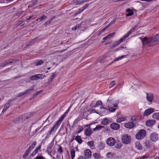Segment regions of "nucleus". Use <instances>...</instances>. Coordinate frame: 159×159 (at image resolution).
Returning a JSON list of instances; mask_svg holds the SVG:
<instances>
[{
    "label": "nucleus",
    "instance_id": "nucleus-1",
    "mask_svg": "<svg viewBox=\"0 0 159 159\" xmlns=\"http://www.w3.org/2000/svg\"><path fill=\"white\" fill-rule=\"evenodd\" d=\"M142 44L143 45H147L148 46H151L154 42L159 41V33L155 35L153 38H149L145 37L143 38H140Z\"/></svg>",
    "mask_w": 159,
    "mask_h": 159
},
{
    "label": "nucleus",
    "instance_id": "nucleus-10",
    "mask_svg": "<svg viewBox=\"0 0 159 159\" xmlns=\"http://www.w3.org/2000/svg\"><path fill=\"white\" fill-rule=\"evenodd\" d=\"M111 128L113 130H116L119 129L120 128L119 124L116 123H113L110 125Z\"/></svg>",
    "mask_w": 159,
    "mask_h": 159
},
{
    "label": "nucleus",
    "instance_id": "nucleus-41",
    "mask_svg": "<svg viewBox=\"0 0 159 159\" xmlns=\"http://www.w3.org/2000/svg\"><path fill=\"white\" fill-rule=\"evenodd\" d=\"M93 156L95 158H98L100 157V155L98 153H95L93 154Z\"/></svg>",
    "mask_w": 159,
    "mask_h": 159
},
{
    "label": "nucleus",
    "instance_id": "nucleus-6",
    "mask_svg": "<svg viewBox=\"0 0 159 159\" xmlns=\"http://www.w3.org/2000/svg\"><path fill=\"white\" fill-rule=\"evenodd\" d=\"M106 143L108 145L112 146L115 144L116 140L114 138L110 137L107 139Z\"/></svg>",
    "mask_w": 159,
    "mask_h": 159
},
{
    "label": "nucleus",
    "instance_id": "nucleus-56",
    "mask_svg": "<svg viewBox=\"0 0 159 159\" xmlns=\"http://www.w3.org/2000/svg\"><path fill=\"white\" fill-rule=\"evenodd\" d=\"M55 18V16H53L50 18L49 20L51 22Z\"/></svg>",
    "mask_w": 159,
    "mask_h": 159
},
{
    "label": "nucleus",
    "instance_id": "nucleus-9",
    "mask_svg": "<svg viewBox=\"0 0 159 159\" xmlns=\"http://www.w3.org/2000/svg\"><path fill=\"white\" fill-rule=\"evenodd\" d=\"M84 156L87 158H90L91 157V152L89 149H86L84 151Z\"/></svg>",
    "mask_w": 159,
    "mask_h": 159
},
{
    "label": "nucleus",
    "instance_id": "nucleus-20",
    "mask_svg": "<svg viewBox=\"0 0 159 159\" xmlns=\"http://www.w3.org/2000/svg\"><path fill=\"white\" fill-rule=\"evenodd\" d=\"M75 139L79 144H81L83 142L82 140L81 139V137L80 136L77 135L76 136Z\"/></svg>",
    "mask_w": 159,
    "mask_h": 159
},
{
    "label": "nucleus",
    "instance_id": "nucleus-40",
    "mask_svg": "<svg viewBox=\"0 0 159 159\" xmlns=\"http://www.w3.org/2000/svg\"><path fill=\"white\" fill-rule=\"evenodd\" d=\"M37 142L36 141H34L32 143V144L31 146H30V147H31L32 149L34 148Z\"/></svg>",
    "mask_w": 159,
    "mask_h": 159
},
{
    "label": "nucleus",
    "instance_id": "nucleus-62",
    "mask_svg": "<svg viewBox=\"0 0 159 159\" xmlns=\"http://www.w3.org/2000/svg\"><path fill=\"white\" fill-rule=\"evenodd\" d=\"M41 145H39L37 147V148H36L37 149L39 150V149H40L41 148Z\"/></svg>",
    "mask_w": 159,
    "mask_h": 159
},
{
    "label": "nucleus",
    "instance_id": "nucleus-4",
    "mask_svg": "<svg viewBox=\"0 0 159 159\" xmlns=\"http://www.w3.org/2000/svg\"><path fill=\"white\" fill-rule=\"evenodd\" d=\"M131 140L130 136L128 134L124 135L122 137L121 141L122 143L125 144L129 143Z\"/></svg>",
    "mask_w": 159,
    "mask_h": 159
},
{
    "label": "nucleus",
    "instance_id": "nucleus-23",
    "mask_svg": "<svg viewBox=\"0 0 159 159\" xmlns=\"http://www.w3.org/2000/svg\"><path fill=\"white\" fill-rule=\"evenodd\" d=\"M152 117L155 119L159 120V113H155L152 115Z\"/></svg>",
    "mask_w": 159,
    "mask_h": 159
},
{
    "label": "nucleus",
    "instance_id": "nucleus-60",
    "mask_svg": "<svg viewBox=\"0 0 159 159\" xmlns=\"http://www.w3.org/2000/svg\"><path fill=\"white\" fill-rule=\"evenodd\" d=\"M116 47V45L115 44H114L113 45H112V46H111V48H114Z\"/></svg>",
    "mask_w": 159,
    "mask_h": 159
},
{
    "label": "nucleus",
    "instance_id": "nucleus-54",
    "mask_svg": "<svg viewBox=\"0 0 159 159\" xmlns=\"http://www.w3.org/2000/svg\"><path fill=\"white\" fill-rule=\"evenodd\" d=\"M131 120H132V122L134 123V122H135V121H136V119H135V118L134 117H132L131 118Z\"/></svg>",
    "mask_w": 159,
    "mask_h": 159
},
{
    "label": "nucleus",
    "instance_id": "nucleus-50",
    "mask_svg": "<svg viewBox=\"0 0 159 159\" xmlns=\"http://www.w3.org/2000/svg\"><path fill=\"white\" fill-rule=\"evenodd\" d=\"M83 130V128L82 127H80L79 129V130L77 133V134H79L80 133L81 131H82Z\"/></svg>",
    "mask_w": 159,
    "mask_h": 159
},
{
    "label": "nucleus",
    "instance_id": "nucleus-13",
    "mask_svg": "<svg viewBox=\"0 0 159 159\" xmlns=\"http://www.w3.org/2000/svg\"><path fill=\"white\" fill-rule=\"evenodd\" d=\"M12 100V99L8 100L7 102L4 105V107L2 111V112H5L10 106V103Z\"/></svg>",
    "mask_w": 159,
    "mask_h": 159
},
{
    "label": "nucleus",
    "instance_id": "nucleus-48",
    "mask_svg": "<svg viewBox=\"0 0 159 159\" xmlns=\"http://www.w3.org/2000/svg\"><path fill=\"white\" fill-rule=\"evenodd\" d=\"M51 23V22L48 20L47 21H46L44 23V25L45 26H47L48 25L50 24Z\"/></svg>",
    "mask_w": 159,
    "mask_h": 159
},
{
    "label": "nucleus",
    "instance_id": "nucleus-34",
    "mask_svg": "<svg viewBox=\"0 0 159 159\" xmlns=\"http://www.w3.org/2000/svg\"><path fill=\"white\" fill-rule=\"evenodd\" d=\"M124 39L122 37L121 38L119 41H118L115 43V44L116 45V46L119 45L120 43L122 42L124 40Z\"/></svg>",
    "mask_w": 159,
    "mask_h": 159
},
{
    "label": "nucleus",
    "instance_id": "nucleus-45",
    "mask_svg": "<svg viewBox=\"0 0 159 159\" xmlns=\"http://www.w3.org/2000/svg\"><path fill=\"white\" fill-rule=\"evenodd\" d=\"M45 158V157H43L42 156H38L36 157L34 159H44Z\"/></svg>",
    "mask_w": 159,
    "mask_h": 159
},
{
    "label": "nucleus",
    "instance_id": "nucleus-22",
    "mask_svg": "<svg viewBox=\"0 0 159 159\" xmlns=\"http://www.w3.org/2000/svg\"><path fill=\"white\" fill-rule=\"evenodd\" d=\"M71 159H74L75 156V151L74 149H71L70 151Z\"/></svg>",
    "mask_w": 159,
    "mask_h": 159
},
{
    "label": "nucleus",
    "instance_id": "nucleus-17",
    "mask_svg": "<svg viewBox=\"0 0 159 159\" xmlns=\"http://www.w3.org/2000/svg\"><path fill=\"white\" fill-rule=\"evenodd\" d=\"M101 106L100 109H105L106 108H104L103 106H102V103L101 101H98L97 102L95 106H94V107H99Z\"/></svg>",
    "mask_w": 159,
    "mask_h": 159
},
{
    "label": "nucleus",
    "instance_id": "nucleus-44",
    "mask_svg": "<svg viewBox=\"0 0 159 159\" xmlns=\"http://www.w3.org/2000/svg\"><path fill=\"white\" fill-rule=\"evenodd\" d=\"M58 152L60 153H62L63 152V150L62 148L60 146H59V148L58 149Z\"/></svg>",
    "mask_w": 159,
    "mask_h": 159
},
{
    "label": "nucleus",
    "instance_id": "nucleus-28",
    "mask_svg": "<svg viewBox=\"0 0 159 159\" xmlns=\"http://www.w3.org/2000/svg\"><path fill=\"white\" fill-rule=\"evenodd\" d=\"M105 147L104 143H100L98 145V148L100 149H102Z\"/></svg>",
    "mask_w": 159,
    "mask_h": 159
},
{
    "label": "nucleus",
    "instance_id": "nucleus-30",
    "mask_svg": "<svg viewBox=\"0 0 159 159\" xmlns=\"http://www.w3.org/2000/svg\"><path fill=\"white\" fill-rule=\"evenodd\" d=\"M126 56V55L123 56H122L121 57H119V58H115L114 60L110 64H111L112 63H113V62L119 60L121 59L122 58H123V57H125Z\"/></svg>",
    "mask_w": 159,
    "mask_h": 159
},
{
    "label": "nucleus",
    "instance_id": "nucleus-12",
    "mask_svg": "<svg viewBox=\"0 0 159 159\" xmlns=\"http://www.w3.org/2000/svg\"><path fill=\"white\" fill-rule=\"evenodd\" d=\"M154 110L152 108L148 109L145 111L143 115L144 116H147L152 113L154 111Z\"/></svg>",
    "mask_w": 159,
    "mask_h": 159
},
{
    "label": "nucleus",
    "instance_id": "nucleus-11",
    "mask_svg": "<svg viewBox=\"0 0 159 159\" xmlns=\"http://www.w3.org/2000/svg\"><path fill=\"white\" fill-rule=\"evenodd\" d=\"M146 99L148 101L151 102L153 99V94L151 93H147Z\"/></svg>",
    "mask_w": 159,
    "mask_h": 159
},
{
    "label": "nucleus",
    "instance_id": "nucleus-39",
    "mask_svg": "<svg viewBox=\"0 0 159 159\" xmlns=\"http://www.w3.org/2000/svg\"><path fill=\"white\" fill-rule=\"evenodd\" d=\"M122 147V144L121 143H116L115 145V147L117 148H120Z\"/></svg>",
    "mask_w": 159,
    "mask_h": 159
},
{
    "label": "nucleus",
    "instance_id": "nucleus-51",
    "mask_svg": "<svg viewBox=\"0 0 159 159\" xmlns=\"http://www.w3.org/2000/svg\"><path fill=\"white\" fill-rule=\"evenodd\" d=\"M38 149H37V148L35 149L34 151L33 152V153H32V155H35L37 153V152H38Z\"/></svg>",
    "mask_w": 159,
    "mask_h": 159
},
{
    "label": "nucleus",
    "instance_id": "nucleus-38",
    "mask_svg": "<svg viewBox=\"0 0 159 159\" xmlns=\"http://www.w3.org/2000/svg\"><path fill=\"white\" fill-rule=\"evenodd\" d=\"M145 146L147 148H148L150 147L151 146V144L150 143V142L149 141H146L145 143Z\"/></svg>",
    "mask_w": 159,
    "mask_h": 159
},
{
    "label": "nucleus",
    "instance_id": "nucleus-59",
    "mask_svg": "<svg viewBox=\"0 0 159 159\" xmlns=\"http://www.w3.org/2000/svg\"><path fill=\"white\" fill-rule=\"evenodd\" d=\"M123 48V46H120V47H119L118 48L116 49V51H117L118 50H119L120 49H121V48Z\"/></svg>",
    "mask_w": 159,
    "mask_h": 159
},
{
    "label": "nucleus",
    "instance_id": "nucleus-49",
    "mask_svg": "<svg viewBox=\"0 0 159 159\" xmlns=\"http://www.w3.org/2000/svg\"><path fill=\"white\" fill-rule=\"evenodd\" d=\"M25 93L24 92V91L23 92H21V93H20L19 94H18V95H17V97H20L21 96H22L24 94H25Z\"/></svg>",
    "mask_w": 159,
    "mask_h": 159
},
{
    "label": "nucleus",
    "instance_id": "nucleus-31",
    "mask_svg": "<svg viewBox=\"0 0 159 159\" xmlns=\"http://www.w3.org/2000/svg\"><path fill=\"white\" fill-rule=\"evenodd\" d=\"M135 146L136 148L138 149H141L142 146L140 144L139 142H136L135 143Z\"/></svg>",
    "mask_w": 159,
    "mask_h": 159
},
{
    "label": "nucleus",
    "instance_id": "nucleus-33",
    "mask_svg": "<svg viewBox=\"0 0 159 159\" xmlns=\"http://www.w3.org/2000/svg\"><path fill=\"white\" fill-rule=\"evenodd\" d=\"M80 26H81L80 24H78V25H75V26H74L72 28V30H76L77 29H78L79 28H80Z\"/></svg>",
    "mask_w": 159,
    "mask_h": 159
},
{
    "label": "nucleus",
    "instance_id": "nucleus-32",
    "mask_svg": "<svg viewBox=\"0 0 159 159\" xmlns=\"http://www.w3.org/2000/svg\"><path fill=\"white\" fill-rule=\"evenodd\" d=\"M47 18V16H42L40 17L38 20H39V21H42L44 20H45Z\"/></svg>",
    "mask_w": 159,
    "mask_h": 159
},
{
    "label": "nucleus",
    "instance_id": "nucleus-19",
    "mask_svg": "<svg viewBox=\"0 0 159 159\" xmlns=\"http://www.w3.org/2000/svg\"><path fill=\"white\" fill-rule=\"evenodd\" d=\"M34 85L30 87V88L27 89L24 91L25 94H29L31 93V91L34 90Z\"/></svg>",
    "mask_w": 159,
    "mask_h": 159
},
{
    "label": "nucleus",
    "instance_id": "nucleus-29",
    "mask_svg": "<svg viewBox=\"0 0 159 159\" xmlns=\"http://www.w3.org/2000/svg\"><path fill=\"white\" fill-rule=\"evenodd\" d=\"M104 127V126L102 125H98L96 127L93 129V131H95V130H99L101 129L102 128Z\"/></svg>",
    "mask_w": 159,
    "mask_h": 159
},
{
    "label": "nucleus",
    "instance_id": "nucleus-8",
    "mask_svg": "<svg viewBox=\"0 0 159 159\" xmlns=\"http://www.w3.org/2000/svg\"><path fill=\"white\" fill-rule=\"evenodd\" d=\"M16 61V60L15 59H10L5 61L3 63V64L2 63L0 64V65H2V66L4 67L7 65H11V63H14Z\"/></svg>",
    "mask_w": 159,
    "mask_h": 159
},
{
    "label": "nucleus",
    "instance_id": "nucleus-35",
    "mask_svg": "<svg viewBox=\"0 0 159 159\" xmlns=\"http://www.w3.org/2000/svg\"><path fill=\"white\" fill-rule=\"evenodd\" d=\"M132 33V31H131V30L129 31V32L124 36H123L122 38L124 39H125L126 38H127L129 36L130 34Z\"/></svg>",
    "mask_w": 159,
    "mask_h": 159
},
{
    "label": "nucleus",
    "instance_id": "nucleus-52",
    "mask_svg": "<svg viewBox=\"0 0 159 159\" xmlns=\"http://www.w3.org/2000/svg\"><path fill=\"white\" fill-rule=\"evenodd\" d=\"M30 152H29L27 151L26 150L23 156L24 157H26Z\"/></svg>",
    "mask_w": 159,
    "mask_h": 159
},
{
    "label": "nucleus",
    "instance_id": "nucleus-7",
    "mask_svg": "<svg viewBox=\"0 0 159 159\" xmlns=\"http://www.w3.org/2000/svg\"><path fill=\"white\" fill-rule=\"evenodd\" d=\"M150 138L152 141L155 142L158 139V135L156 133H153L151 134Z\"/></svg>",
    "mask_w": 159,
    "mask_h": 159
},
{
    "label": "nucleus",
    "instance_id": "nucleus-26",
    "mask_svg": "<svg viewBox=\"0 0 159 159\" xmlns=\"http://www.w3.org/2000/svg\"><path fill=\"white\" fill-rule=\"evenodd\" d=\"M109 120L107 118H105L102 121L101 123L104 125H107L109 123Z\"/></svg>",
    "mask_w": 159,
    "mask_h": 159
},
{
    "label": "nucleus",
    "instance_id": "nucleus-36",
    "mask_svg": "<svg viewBox=\"0 0 159 159\" xmlns=\"http://www.w3.org/2000/svg\"><path fill=\"white\" fill-rule=\"evenodd\" d=\"M43 62L42 60H40L38 62H37L35 63V65L38 66H40L43 64Z\"/></svg>",
    "mask_w": 159,
    "mask_h": 159
},
{
    "label": "nucleus",
    "instance_id": "nucleus-58",
    "mask_svg": "<svg viewBox=\"0 0 159 159\" xmlns=\"http://www.w3.org/2000/svg\"><path fill=\"white\" fill-rule=\"evenodd\" d=\"M88 5H85L83 7V8H84L83 9V10H81V11L80 12H82V11L84 10L85 9V8L86 7H88Z\"/></svg>",
    "mask_w": 159,
    "mask_h": 159
},
{
    "label": "nucleus",
    "instance_id": "nucleus-55",
    "mask_svg": "<svg viewBox=\"0 0 159 159\" xmlns=\"http://www.w3.org/2000/svg\"><path fill=\"white\" fill-rule=\"evenodd\" d=\"M32 149L31 148V147L29 146V148L27 149L26 150L29 152H30Z\"/></svg>",
    "mask_w": 159,
    "mask_h": 159
},
{
    "label": "nucleus",
    "instance_id": "nucleus-16",
    "mask_svg": "<svg viewBox=\"0 0 159 159\" xmlns=\"http://www.w3.org/2000/svg\"><path fill=\"white\" fill-rule=\"evenodd\" d=\"M155 122L156 121L155 120H149L146 121V125L148 126H151L155 124Z\"/></svg>",
    "mask_w": 159,
    "mask_h": 159
},
{
    "label": "nucleus",
    "instance_id": "nucleus-37",
    "mask_svg": "<svg viewBox=\"0 0 159 159\" xmlns=\"http://www.w3.org/2000/svg\"><path fill=\"white\" fill-rule=\"evenodd\" d=\"M37 0H33L30 2V3L31 4V6H33L35 5L37 3Z\"/></svg>",
    "mask_w": 159,
    "mask_h": 159
},
{
    "label": "nucleus",
    "instance_id": "nucleus-3",
    "mask_svg": "<svg viewBox=\"0 0 159 159\" xmlns=\"http://www.w3.org/2000/svg\"><path fill=\"white\" fill-rule=\"evenodd\" d=\"M146 136V131L144 129L140 130L139 132L136 134L135 137L138 140H141L144 138Z\"/></svg>",
    "mask_w": 159,
    "mask_h": 159
},
{
    "label": "nucleus",
    "instance_id": "nucleus-63",
    "mask_svg": "<svg viewBox=\"0 0 159 159\" xmlns=\"http://www.w3.org/2000/svg\"><path fill=\"white\" fill-rule=\"evenodd\" d=\"M111 99H110V98H109L108 99H107V101L108 102L110 103L111 102Z\"/></svg>",
    "mask_w": 159,
    "mask_h": 159
},
{
    "label": "nucleus",
    "instance_id": "nucleus-2",
    "mask_svg": "<svg viewBox=\"0 0 159 159\" xmlns=\"http://www.w3.org/2000/svg\"><path fill=\"white\" fill-rule=\"evenodd\" d=\"M68 112V111H67L65 112L61 116V118L57 121L54 126L49 131V134L51 135L52 132L56 131L57 129L60 126V124L61 122L63 120L64 118L66 116Z\"/></svg>",
    "mask_w": 159,
    "mask_h": 159
},
{
    "label": "nucleus",
    "instance_id": "nucleus-18",
    "mask_svg": "<svg viewBox=\"0 0 159 159\" xmlns=\"http://www.w3.org/2000/svg\"><path fill=\"white\" fill-rule=\"evenodd\" d=\"M92 133V131L90 128H87L84 130V134L87 136L90 135Z\"/></svg>",
    "mask_w": 159,
    "mask_h": 159
},
{
    "label": "nucleus",
    "instance_id": "nucleus-43",
    "mask_svg": "<svg viewBox=\"0 0 159 159\" xmlns=\"http://www.w3.org/2000/svg\"><path fill=\"white\" fill-rule=\"evenodd\" d=\"M56 75L54 73H53L52 75L50 78H49L48 80L50 81H51L55 77Z\"/></svg>",
    "mask_w": 159,
    "mask_h": 159
},
{
    "label": "nucleus",
    "instance_id": "nucleus-27",
    "mask_svg": "<svg viewBox=\"0 0 159 159\" xmlns=\"http://www.w3.org/2000/svg\"><path fill=\"white\" fill-rule=\"evenodd\" d=\"M126 117H120L118 118L116 120V121L117 122L120 123L122 121H125L126 120Z\"/></svg>",
    "mask_w": 159,
    "mask_h": 159
},
{
    "label": "nucleus",
    "instance_id": "nucleus-14",
    "mask_svg": "<svg viewBox=\"0 0 159 159\" xmlns=\"http://www.w3.org/2000/svg\"><path fill=\"white\" fill-rule=\"evenodd\" d=\"M42 75L38 74L32 76L30 77V79L31 80H36L42 77Z\"/></svg>",
    "mask_w": 159,
    "mask_h": 159
},
{
    "label": "nucleus",
    "instance_id": "nucleus-25",
    "mask_svg": "<svg viewBox=\"0 0 159 159\" xmlns=\"http://www.w3.org/2000/svg\"><path fill=\"white\" fill-rule=\"evenodd\" d=\"M126 11L128 12V13L126 15V16H131L133 14V11L129 9H128Z\"/></svg>",
    "mask_w": 159,
    "mask_h": 159
},
{
    "label": "nucleus",
    "instance_id": "nucleus-42",
    "mask_svg": "<svg viewBox=\"0 0 159 159\" xmlns=\"http://www.w3.org/2000/svg\"><path fill=\"white\" fill-rule=\"evenodd\" d=\"M93 141H89L88 143V145L90 147H92L93 146Z\"/></svg>",
    "mask_w": 159,
    "mask_h": 159
},
{
    "label": "nucleus",
    "instance_id": "nucleus-53",
    "mask_svg": "<svg viewBox=\"0 0 159 159\" xmlns=\"http://www.w3.org/2000/svg\"><path fill=\"white\" fill-rule=\"evenodd\" d=\"M114 34H115L114 33H111V34H110L107 35V37H108V38H110L112 36H113Z\"/></svg>",
    "mask_w": 159,
    "mask_h": 159
},
{
    "label": "nucleus",
    "instance_id": "nucleus-46",
    "mask_svg": "<svg viewBox=\"0 0 159 159\" xmlns=\"http://www.w3.org/2000/svg\"><path fill=\"white\" fill-rule=\"evenodd\" d=\"M116 84V82L115 81H112L110 84V88L114 86Z\"/></svg>",
    "mask_w": 159,
    "mask_h": 159
},
{
    "label": "nucleus",
    "instance_id": "nucleus-61",
    "mask_svg": "<svg viewBox=\"0 0 159 159\" xmlns=\"http://www.w3.org/2000/svg\"><path fill=\"white\" fill-rule=\"evenodd\" d=\"M53 116H54V114H52L49 116V117H48V118L50 119L51 118H52L53 117Z\"/></svg>",
    "mask_w": 159,
    "mask_h": 159
},
{
    "label": "nucleus",
    "instance_id": "nucleus-64",
    "mask_svg": "<svg viewBox=\"0 0 159 159\" xmlns=\"http://www.w3.org/2000/svg\"><path fill=\"white\" fill-rule=\"evenodd\" d=\"M41 92V90H40L39 91H38L36 93H35L34 94V95H37L40 92Z\"/></svg>",
    "mask_w": 159,
    "mask_h": 159
},
{
    "label": "nucleus",
    "instance_id": "nucleus-5",
    "mask_svg": "<svg viewBox=\"0 0 159 159\" xmlns=\"http://www.w3.org/2000/svg\"><path fill=\"white\" fill-rule=\"evenodd\" d=\"M117 108V104L110 103L108 105L107 107L105 109L108 110L110 112H113Z\"/></svg>",
    "mask_w": 159,
    "mask_h": 159
},
{
    "label": "nucleus",
    "instance_id": "nucleus-15",
    "mask_svg": "<svg viewBox=\"0 0 159 159\" xmlns=\"http://www.w3.org/2000/svg\"><path fill=\"white\" fill-rule=\"evenodd\" d=\"M135 125L134 123L133 122H128L125 124L124 126L127 128L131 129L134 127Z\"/></svg>",
    "mask_w": 159,
    "mask_h": 159
},
{
    "label": "nucleus",
    "instance_id": "nucleus-21",
    "mask_svg": "<svg viewBox=\"0 0 159 159\" xmlns=\"http://www.w3.org/2000/svg\"><path fill=\"white\" fill-rule=\"evenodd\" d=\"M116 155L115 153H112L111 152H108L106 155V157L107 158H111L114 157Z\"/></svg>",
    "mask_w": 159,
    "mask_h": 159
},
{
    "label": "nucleus",
    "instance_id": "nucleus-47",
    "mask_svg": "<svg viewBox=\"0 0 159 159\" xmlns=\"http://www.w3.org/2000/svg\"><path fill=\"white\" fill-rule=\"evenodd\" d=\"M52 146L50 144L47 148L48 151L49 152H51V151L52 148Z\"/></svg>",
    "mask_w": 159,
    "mask_h": 159
},
{
    "label": "nucleus",
    "instance_id": "nucleus-57",
    "mask_svg": "<svg viewBox=\"0 0 159 159\" xmlns=\"http://www.w3.org/2000/svg\"><path fill=\"white\" fill-rule=\"evenodd\" d=\"M78 159H86L85 157H78Z\"/></svg>",
    "mask_w": 159,
    "mask_h": 159
},
{
    "label": "nucleus",
    "instance_id": "nucleus-24",
    "mask_svg": "<svg viewBox=\"0 0 159 159\" xmlns=\"http://www.w3.org/2000/svg\"><path fill=\"white\" fill-rule=\"evenodd\" d=\"M76 5L80 4L84 2L85 0H73Z\"/></svg>",
    "mask_w": 159,
    "mask_h": 159
}]
</instances>
